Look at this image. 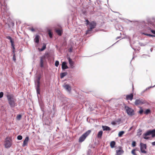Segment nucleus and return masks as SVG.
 I'll return each instance as SVG.
<instances>
[{
  "mask_svg": "<svg viewBox=\"0 0 155 155\" xmlns=\"http://www.w3.org/2000/svg\"><path fill=\"white\" fill-rule=\"evenodd\" d=\"M7 98L8 103L12 108L14 107L16 105L15 99L13 94H10L9 93L6 95Z\"/></svg>",
  "mask_w": 155,
  "mask_h": 155,
  "instance_id": "nucleus-1",
  "label": "nucleus"
},
{
  "mask_svg": "<svg viewBox=\"0 0 155 155\" xmlns=\"http://www.w3.org/2000/svg\"><path fill=\"white\" fill-rule=\"evenodd\" d=\"M41 78V76L40 75L38 76L36 79L35 81V89L36 91L38 97V94H40V80Z\"/></svg>",
  "mask_w": 155,
  "mask_h": 155,
  "instance_id": "nucleus-2",
  "label": "nucleus"
},
{
  "mask_svg": "<svg viewBox=\"0 0 155 155\" xmlns=\"http://www.w3.org/2000/svg\"><path fill=\"white\" fill-rule=\"evenodd\" d=\"M97 25L96 23L94 21H92L90 22L89 25V28H88L87 30L86 31L85 34L86 35L90 34L91 32L93 29L95 28Z\"/></svg>",
  "mask_w": 155,
  "mask_h": 155,
  "instance_id": "nucleus-3",
  "label": "nucleus"
},
{
  "mask_svg": "<svg viewBox=\"0 0 155 155\" xmlns=\"http://www.w3.org/2000/svg\"><path fill=\"white\" fill-rule=\"evenodd\" d=\"M91 130H89L82 134L79 138V141L80 142H82L85 139L86 137L90 134L91 132Z\"/></svg>",
  "mask_w": 155,
  "mask_h": 155,
  "instance_id": "nucleus-4",
  "label": "nucleus"
},
{
  "mask_svg": "<svg viewBox=\"0 0 155 155\" xmlns=\"http://www.w3.org/2000/svg\"><path fill=\"white\" fill-rule=\"evenodd\" d=\"M5 140L4 144L5 147L7 148H10L12 145V138L7 137Z\"/></svg>",
  "mask_w": 155,
  "mask_h": 155,
  "instance_id": "nucleus-5",
  "label": "nucleus"
},
{
  "mask_svg": "<svg viewBox=\"0 0 155 155\" xmlns=\"http://www.w3.org/2000/svg\"><path fill=\"white\" fill-rule=\"evenodd\" d=\"M6 0H0V7L1 8L2 11H6L7 7L5 1Z\"/></svg>",
  "mask_w": 155,
  "mask_h": 155,
  "instance_id": "nucleus-6",
  "label": "nucleus"
},
{
  "mask_svg": "<svg viewBox=\"0 0 155 155\" xmlns=\"http://www.w3.org/2000/svg\"><path fill=\"white\" fill-rule=\"evenodd\" d=\"M127 114L130 116H132L134 114V110L128 106H125L124 107Z\"/></svg>",
  "mask_w": 155,
  "mask_h": 155,
  "instance_id": "nucleus-7",
  "label": "nucleus"
},
{
  "mask_svg": "<svg viewBox=\"0 0 155 155\" xmlns=\"http://www.w3.org/2000/svg\"><path fill=\"white\" fill-rule=\"evenodd\" d=\"M151 135L152 137H155V129L149 130L143 134L144 136H147Z\"/></svg>",
  "mask_w": 155,
  "mask_h": 155,
  "instance_id": "nucleus-8",
  "label": "nucleus"
},
{
  "mask_svg": "<svg viewBox=\"0 0 155 155\" xmlns=\"http://www.w3.org/2000/svg\"><path fill=\"white\" fill-rule=\"evenodd\" d=\"M140 150L141 152L142 153H146L147 151L144 150L146 149L147 148V145L146 144H144L141 143H140Z\"/></svg>",
  "mask_w": 155,
  "mask_h": 155,
  "instance_id": "nucleus-9",
  "label": "nucleus"
},
{
  "mask_svg": "<svg viewBox=\"0 0 155 155\" xmlns=\"http://www.w3.org/2000/svg\"><path fill=\"white\" fill-rule=\"evenodd\" d=\"M146 101L142 99H139L136 100L134 102L135 104L137 106L138 105H142L146 103Z\"/></svg>",
  "mask_w": 155,
  "mask_h": 155,
  "instance_id": "nucleus-10",
  "label": "nucleus"
},
{
  "mask_svg": "<svg viewBox=\"0 0 155 155\" xmlns=\"http://www.w3.org/2000/svg\"><path fill=\"white\" fill-rule=\"evenodd\" d=\"M68 59L70 65V68L71 69H73L74 67V62L71 59L70 57L68 58Z\"/></svg>",
  "mask_w": 155,
  "mask_h": 155,
  "instance_id": "nucleus-11",
  "label": "nucleus"
},
{
  "mask_svg": "<svg viewBox=\"0 0 155 155\" xmlns=\"http://www.w3.org/2000/svg\"><path fill=\"white\" fill-rule=\"evenodd\" d=\"M64 88L68 92L70 93L71 91V86L68 84H66L64 85Z\"/></svg>",
  "mask_w": 155,
  "mask_h": 155,
  "instance_id": "nucleus-12",
  "label": "nucleus"
},
{
  "mask_svg": "<svg viewBox=\"0 0 155 155\" xmlns=\"http://www.w3.org/2000/svg\"><path fill=\"white\" fill-rule=\"evenodd\" d=\"M67 63L66 61H64L62 64V70H64L68 68V67L67 64Z\"/></svg>",
  "mask_w": 155,
  "mask_h": 155,
  "instance_id": "nucleus-13",
  "label": "nucleus"
},
{
  "mask_svg": "<svg viewBox=\"0 0 155 155\" xmlns=\"http://www.w3.org/2000/svg\"><path fill=\"white\" fill-rule=\"evenodd\" d=\"M133 98V94L132 93H131L129 95H126V99L127 100H130L132 101Z\"/></svg>",
  "mask_w": 155,
  "mask_h": 155,
  "instance_id": "nucleus-14",
  "label": "nucleus"
},
{
  "mask_svg": "<svg viewBox=\"0 0 155 155\" xmlns=\"http://www.w3.org/2000/svg\"><path fill=\"white\" fill-rule=\"evenodd\" d=\"M29 139V137L28 136H27L25 137V139L23 141V143L22 145V147H24L27 145Z\"/></svg>",
  "mask_w": 155,
  "mask_h": 155,
  "instance_id": "nucleus-15",
  "label": "nucleus"
},
{
  "mask_svg": "<svg viewBox=\"0 0 155 155\" xmlns=\"http://www.w3.org/2000/svg\"><path fill=\"white\" fill-rule=\"evenodd\" d=\"M40 38V36L38 35H36L34 39V41L36 43L38 44L39 42V39Z\"/></svg>",
  "mask_w": 155,
  "mask_h": 155,
  "instance_id": "nucleus-16",
  "label": "nucleus"
},
{
  "mask_svg": "<svg viewBox=\"0 0 155 155\" xmlns=\"http://www.w3.org/2000/svg\"><path fill=\"white\" fill-rule=\"evenodd\" d=\"M102 128L103 130L109 131L111 130L110 128L107 126H102Z\"/></svg>",
  "mask_w": 155,
  "mask_h": 155,
  "instance_id": "nucleus-17",
  "label": "nucleus"
},
{
  "mask_svg": "<svg viewBox=\"0 0 155 155\" xmlns=\"http://www.w3.org/2000/svg\"><path fill=\"white\" fill-rule=\"evenodd\" d=\"M56 32L59 36H61L63 32L62 30L60 29H57L55 30Z\"/></svg>",
  "mask_w": 155,
  "mask_h": 155,
  "instance_id": "nucleus-18",
  "label": "nucleus"
},
{
  "mask_svg": "<svg viewBox=\"0 0 155 155\" xmlns=\"http://www.w3.org/2000/svg\"><path fill=\"white\" fill-rule=\"evenodd\" d=\"M124 152V151L122 149H120L119 150H116V153L117 155H120L123 154Z\"/></svg>",
  "mask_w": 155,
  "mask_h": 155,
  "instance_id": "nucleus-19",
  "label": "nucleus"
},
{
  "mask_svg": "<svg viewBox=\"0 0 155 155\" xmlns=\"http://www.w3.org/2000/svg\"><path fill=\"white\" fill-rule=\"evenodd\" d=\"M68 74L67 72H64L60 74V77L61 78H63L64 77L66 76Z\"/></svg>",
  "mask_w": 155,
  "mask_h": 155,
  "instance_id": "nucleus-20",
  "label": "nucleus"
},
{
  "mask_svg": "<svg viewBox=\"0 0 155 155\" xmlns=\"http://www.w3.org/2000/svg\"><path fill=\"white\" fill-rule=\"evenodd\" d=\"M103 132L102 130L100 131L98 133L97 137L98 138H101Z\"/></svg>",
  "mask_w": 155,
  "mask_h": 155,
  "instance_id": "nucleus-21",
  "label": "nucleus"
},
{
  "mask_svg": "<svg viewBox=\"0 0 155 155\" xmlns=\"http://www.w3.org/2000/svg\"><path fill=\"white\" fill-rule=\"evenodd\" d=\"M115 144V142L114 141H113L110 142V145L111 148H113L114 147Z\"/></svg>",
  "mask_w": 155,
  "mask_h": 155,
  "instance_id": "nucleus-22",
  "label": "nucleus"
},
{
  "mask_svg": "<svg viewBox=\"0 0 155 155\" xmlns=\"http://www.w3.org/2000/svg\"><path fill=\"white\" fill-rule=\"evenodd\" d=\"M46 48V45L43 43L42 47L39 50V51H44Z\"/></svg>",
  "mask_w": 155,
  "mask_h": 155,
  "instance_id": "nucleus-23",
  "label": "nucleus"
},
{
  "mask_svg": "<svg viewBox=\"0 0 155 155\" xmlns=\"http://www.w3.org/2000/svg\"><path fill=\"white\" fill-rule=\"evenodd\" d=\"M155 86V85L154 86H150L149 87H147L145 90H143V91L142 92V94H143V93L145 91H146L149 89L150 88H152V87H154Z\"/></svg>",
  "mask_w": 155,
  "mask_h": 155,
  "instance_id": "nucleus-24",
  "label": "nucleus"
},
{
  "mask_svg": "<svg viewBox=\"0 0 155 155\" xmlns=\"http://www.w3.org/2000/svg\"><path fill=\"white\" fill-rule=\"evenodd\" d=\"M40 65L41 67L42 68L43 67V61L42 58H40Z\"/></svg>",
  "mask_w": 155,
  "mask_h": 155,
  "instance_id": "nucleus-25",
  "label": "nucleus"
},
{
  "mask_svg": "<svg viewBox=\"0 0 155 155\" xmlns=\"http://www.w3.org/2000/svg\"><path fill=\"white\" fill-rule=\"evenodd\" d=\"M124 131H120L118 134V136L119 137H121L124 134Z\"/></svg>",
  "mask_w": 155,
  "mask_h": 155,
  "instance_id": "nucleus-26",
  "label": "nucleus"
},
{
  "mask_svg": "<svg viewBox=\"0 0 155 155\" xmlns=\"http://www.w3.org/2000/svg\"><path fill=\"white\" fill-rule=\"evenodd\" d=\"M151 112L150 110L149 109H147L144 112L145 114H147L150 113Z\"/></svg>",
  "mask_w": 155,
  "mask_h": 155,
  "instance_id": "nucleus-27",
  "label": "nucleus"
},
{
  "mask_svg": "<svg viewBox=\"0 0 155 155\" xmlns=\"http://www.w3.org/2000/svg\"><path fill=\"white\" fill-rule=\"evenodd\" d=\"M48 35H49V36L50 37V38H52V37H53V34H52V33L51 32L50 30H49L48 31Z\"/></svg>",
  "mask_w": 155,
  "mask_h": 155,
  "instance_id": "nucleus-28",
  "label": "nucleus"
},
{
  "mask_svg": "<svg viewBox=\"0 0 155 155\" xmlns=\"http://www.w3.org/2000/svg\"><path fill=\"white\" fill-rule=\"evenodd\" d=\"M11 46H12V49H13V51H12V52H13V53H15L14 50H15V45L14 43L12 44Z\"/></svg>",
  "mask_w": 155,
  "mask_h": 155,
  "instance_id": "nucleus-29",
  "label": "nucleus"
},
{
  "mask_svg": "<svg viewBox=\"0 0 155 155\" xmlns=\"http://www.w3.org/2000/svg\"><path fill=\"white\" fill-rule=\"evenodd\" d=\"M21 117V114H18L17 116V119L18 120H20Z\"/></svg>",
  "mask_w": 155,
  "mask_h": 155,
  "instance_id": "nucleus-30",
  "label": "nucleus"
},
{
  "mask_svg": "<svg viewBox=\"0 0 155 155\" xmlns=\"http://www.w3.org/2000/svg\"><path fill=\"white\" fill-rule=\"evenodd\" d=\"M17 139L19 140H21L22 139V137L21 135H18L17 137Z\"/></svg>",
  "mask_w": 155,
  "mask_h": 155,
  "instance_id": "nucleus-31",
  "label": "nucleus"
},
{
  "mask_svg": "<svg viewBox=\"0 0 155 155\" xmlns=\"http://www.w3.org/2000/svg\"><path fill=\"white\" fill-rule=\"evenodd\" d=\"M143 110L142 109V108L141 107H140V110L138 111V113L140 114H143Z\"/></svg>",
  "mask_w": 155,
  "mask_h": 155,
  "instance_id": "nucleus-32",
  "label": "nucleus"
},
{
  "mask_svg": "<svg viewBox=\"0 0 155 155\" xmlns=\"http://www.w3.org/2000/svg\"><path fill=\"white\" fill-rule=\"evenodd\" d=\"M59 65V62L58 61H56L55 63V66L57 67Z\"/></svg>",
  "mask_w": 155,
  "mask_h": 155,
  "instance_id": "nucleus-33",
  "label": "nucleus"
},
{
  "mask_svg": "<svg viewBox=\"0 0 155 155\" xmlns=\"http://www.w3.org/2000/svg\"><path fill=\"white\" fill-rule=\"evenodd\" d=\"M151 32L154 34L153 35H155V30L151 29L150 28H149Z\"/></svg>",
  "mask_w": 155,
  "mask_h": 155,
  "instance_id": "nucleus-34",
  "label": "nucleus"
},
{
  "mask_svg": "<svg viewBox=\"0 0 155 155\" xmlns=\"http://www.w3.org/2000/svg\"><path fill=\"white\" fill-rule=\"evenodd\" d=\"M136 150L135 149H133L131 151V153L134 155H137L135 152Z\"/></svg>",
  "mask_w": 155,
  "mask_h": 155,
  "instance_id": "nucleus-35",
  "label": "nucleus"
},
{
  "mask_svg": "<svg viewBox=\"0 0 155 155\" xmlns=\"http://www.w3.org/2000/svg\"><path fill=\"white\" fill-rule=\"evenodd\" d=\"M136 143L135 141H133L132 144V146L133 147H134L136 146Z\"/></svg>",
  "mask_w": 155,
  "mask_h": 155,
  "instance_id": "nucleus-36",
  "label": "nucleus"
},
{
  "mask_svg": "<svg viewBox=\"0 0 155 155\" xmlns=\"http://www.w3.org/2000/svg\"><path fill=\"white\" fill-rule=\"evenodd\" d=\"M85 21L86 22V25H89L90 22H89V20L88 19H86L85 20Z\"/></svg>",
  "mask_w": 155,
  "mask_h": 155,
  "instance_id": "nucleus-37",
  "label": "nucleus"
},
{
  "mask_svg": "<svg viewBox=\"0 0 155 155\" xmlns=\"http://www.w3.org/2000/svg\"><path fill=\"white\" fill-rule=\"evenodd\" d=\"M4 93L2 92H0V98H2L3 96Z\"/></svg>",
  "mask_w": 155,
  "mask_h": 155,
  "instance_id": "nucleus-38",
  "label": "nucleus"
},
{
  "mask_svg": "<svg viewBox=\"0 0 155 155\" xmlns=\"http://www.w3.org/2000/svg\"><path fill=\"white\" fill-rule=\"evenodd\" d=\"M147 36H149L150 37H155V35H153L150 34H148V35H147Z\"/></svg>",
  "mask_w": 155,
  "mask_h": 155,
  "instance_id": "nucleus-39",
  "label": "nucleus"
},
{
  "mask_svg": "<svg viewBox=\"0 0 155 155\" xmlns=\"http://www.w3.org/2000/svg\"><path fill=\"white\" fill-rule=\"evenodd\" d=\"M6 38L8 39V40H11V39H12V37L10 36H6Z\"/></svg>",
  "mask_w": 155,
  "mask_h": 155,
  "instance_id": "nucleus-40",
  "label": "nucleus"
},
{
  "mask_svg": "<svg viewBox=\"0 0 155 155\" xmlns=\"http://www.w3.org/2000/svg\"><path fill=\"white\" fill-rule=\"evenodd\" d=\"M143 138L144 139H146V140H148L149 139V137H147V136H144L143 137Z\"/></svg>",
  "mask_w": 155,
  "mask_h": 155,
  "instance_id": "nucleus-41",
  "label": "nucleus"
},
{
  "mask_svg": "<svg viewBox=\"0 0 155 155\" xmlns=\"http://www.w3.org/2000/svg\"><path fill=\"white\" fill-rule=\"evenodd\" d=\"M15 53H14L13 57V60H14V61H15L16 60V58H15Z\"/></svg>",
  "mask_w": 155,
  "mask_h": 155,
  "instance_id": "nucleus-42",
  "label": "nucleus"
},
{
  "mask_svg": "<svg viewBox=\"0 0 155 155\" xmlns=\"http://www.w3.org/2000/svg\"><path fill=\"white\" fill-rule=\"evenodd\" d=\"M83 14L85 15H87V13L86 11H84L83 12Z\"/></svg>",
  "mask_w": 155,
  "mask_h": 155,
  "instance_id": "nucleus-43",
  "label": "nucleus"
},
{
  "mask_svg": "<svg viewBox=\"0 0 155 155\" xmlns=\"http://www.w3.org/2000/svg\"><path fill=\"white\" fill-rule=\"evenodd\" d=\"M139 44L141 46H145V45H144L143 43H139Z\"/></svg>",
  "mask_w": 155,
  "mask_h": 155,
  "instance_id": "nucleus-44",
  "label": "nucleus"
},
{
  "mask_svg": "<svg viewBox=\"0 0 155 155\" xmlns=\"http://www.w3.org/2000/svg\"><path fill=\"white\" fill-rule=\"evenodd\" d=\"M111 124L112 125H114L116 124V123L115 122V121H113V122H111Z\"/></svg>",
  "mask_w": 155,
  "mask_h": 155,
  "instance_id": "nucleus-45",
  "label": "nucleus"
},
{
  "mask_svg": "<svg viewBox=\"0 0 155 155\" xmlns=\"http://www.w3.org/2000/svg\"><path fill=\"white\" fill-rule=\"evenodd\" d=\"M10 42L11 43V44H12L14 43V41L12 39V38L10 40Z\"/></svg>",
  "mask_w": 155,
  "mask_h": 155,
  "instance_id": "nucleus-46",
  "label": "nucleus"
},
{
  "mask_svg": "<svg viewBox=\"0 0 155 155\" xmlns=\"http://www.w3.org/2000/svg\"><path fill=\"white\" fill-rule=\"evenodd\" d=\"M30 30L31 31H32V32H34V31H35V29L34 28H31V29H30Z\"/></svg>",
  "mask_w": 155,
  "mask_h": 155,
  "instance_id": "nucleus-47",
  "label": "nucleus"
},
{
  "mask_svg": "<svg viewBox=\"0 0 155 155\" xmlns=\"http://www.w3.org/2000/svg\"><path fill=\"white\" fill-rule=\"evenodd\" d=\"M152 144L153 146H155V141L152 142Z\"/></svg>",
  "mask_w": 155,
  "mask_h": 155,
  "instance_id": "nucleus-48",
  "label": "nucleus"
},
{
  "mask_svg": "<svg viewBox=\"0 0 155 155\" xmlns=\"http://www.w3.org/2000/svg\"><path fill=\"white\" fill-rule=\"evenodd\" d=\"M72 51V48H70L69 50V52H71Z\"/></svg>",
  "mask_w": 155,
  "mask_h": 155,
  "instance_id": "nucleus-49",
  "label": "nucleus"
},
{
  "mask_svg": "<svg viewBox=\"0 0 155 155\" xmlns=\"http://www.w3.org/2000/svg\"><path fill=\"white\" fill-rule=\"evenodd\" d=\"M143 34H144V35H146V36H147V35H148V34H147V33H143Z\"/></svg>",
  "mask_w": 155,
  "mask_h": 155,
  "instance_id": "nucleus-50",
  "label": "nucleus"
},
{
  "mask_svg": "<svg viewBox=\"0 0 155 155\" xmlns=\"http://www.w3.org/2000/svg\"><path fill=\"white\" fill-rule=\"evenodd\" d=\"M121 37L120 36H119V37H117L116 38V39H118V38H120Z\"/></svg>",
  "mask_w": 155,
  "mask_h": 155,
  "instance_id": "nucleus-51",
  "label": "nucleus"
},
{
  "mask_svg": "<svg viewBox=\"0 0 155 155\" xmlns=\"http://www.w3.org/2000/svg\"><path fill=\"white\" fill-rule=\"evenodd\" d=\"M153 48H151L150 49L151 52H152L153 51Z\"/></svg>",
  "mask_w": 155,
  "mask_h": 155,
  "instance_id": "nucleus-52",
  "label": "nucleus"
},
{
  "mask_svg": "<svg viewBox=\"0 0 155 155\" xmlns=\"http://www.w3.org/2000/svg\"><path fill=\"white\" fill-rule=\"evenodd\" d=\"M12 26H14V23H13V22H12Z\"/></svg>",
  "mask_w": 155,
  "mask_h": 155,
  "instance_id": "nucleus-53",
  "label": "nucleus"
},
{
  "mask_svg": "<svg viewBox=\"0 0 155 155\" xmlns=\"http://www.w3.org/2000/svg\"><path fill=\"white\" fill-rule=\"evenodd\" d=\"M141 130L140 129H139V131L140 132H141Z\"/></svg>",
  "mask_w": 155,
  "mask_h": 155,
  "instance_id": "nucleus-54",
  "label": "nucleus"
},
{
  "mask_svg": "<svg viewBox=\"0 0 155 155\" xmlns=\"http://www.w3.org/2000/svg\"><path fill=\"white\" fill-rule=\"evenodd\" d=\"M154 27H155V22L154 23Z\"/></svg>",
  "mask_w": 155,
  "mask_h": 155,
  "instance_id": "nucleus-55",
  "label": "nucleus"
},
{
  "mask_svg": "<svg viewBox=\"0 0 155 155\" xmlns=\"http://www.w3.org/2000/svg\"><path fill=\"white\" fill-rule=\"evenodd\" d=\"M144 55H145L143 54V55L142 56H143V57H144Z\"/></svg>",
  "mask_w": 155,
  "mask_h": 155,
  "instance_id": "nucleus-56",
  "label": "nucleus"
},
{
  "mask_svg": "<svg viewBox=\"0 0 155 155\" xmlns=\"http://www.w3.org/2000/svg\"><path fill=\"white\" fill-rule=\"evenodd\" d=\"M118 41H117L116 42V43H115L114 44L112 45H114V44H115L117 42H118Z\"/></svg>",
  "mask_w": 155,
  "mask_h": 155,
  "instance_id": "nucleus-57",
  "label": "nucleus"
},
{
  "mask_svg": "<svg viewBox=\"0 0 155 155\" xmlns=\"http://www.w3.org/2000/svg\"><path fill=\"white\" fill-rule=\"evenodd\" d=\"M134 57L133 56V57L132 58V60H133V59H134Z\"/></svg>",
  "mask_w": 155,
  "mask_h": 155,
  "instance_id": "nucleus-58",
  "label": "nucleus"
}]
</instances>
